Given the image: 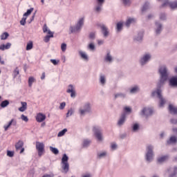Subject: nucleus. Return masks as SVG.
<instances>
[{"label": "nucleus", "instance_id": "obj_1", "mask_svg": "<svg viewBox=\"0 0 177 177\" xmlns=\"http://www.w3.org/2000/svg\"><path fill=\"white\" fill-rule=\"evenodd\" d=\"M160 81L157 84V91L152 93V96L157 95L160 100V107H162L165 104V99L162 97L161 95V86L165 84V82L168 80V69L165 66H161L159 68Z\"/></svg>", "mask_w": 177, "mask_h": 177}, {"label": "nucleus", "instance_id": "obj_2", "mask_svg": "<svg viewBox=\"0 0 177 177\" xmlns=\"http://www.w3.org/2000/svg\"><path fill=\"white\" fill-rule=\"evenodd\" d=\"M62 172L63 174H67L68 170L70 169V165H68V156L66 153H64L62 158Z\"/></svg>", "mask_w": 177, "mask_h": 177}, {"label": "nucleus", "instance_id": "obj_3", "mask_svg": "<svg viewBox=\"0 0 177 177\" xmlns=\"http://www.w3.org/2000/svg\"><path fill=\"white\" fill-rule=\"evenodd\" d=\"M84 21H85V18L82 17L79 19L75 26H71L69 30L71 34L74 32H80V31H81V28H82V26H84Z\"/></svg>", "mask_w": 177, "mask_h": 177}, {"label": "nucleus", "instance_id": "obj_4", "mask_svg": "<svg viewBox=\"0 0 177 177\" xmlns=\"http://www.w3.org/2000/svg\"><path fill=\"white\" fill-rule=\"evenodd\" d=\"M153 150H154V147L152 145L147 146L145 158L148 162H151V161H153V158L154 157V152H153Z\"/></svg>", "mask_w": 177, "mask_h": 177}, {"label": "nucleus", "instance_id": "obj_5", "mask_svg": "<svg viewBox=\"0 0 177 177\" xmlns=\"http://www.w3.org/2000/svg\"><path fill=\"white\" fill-rule=\"evenodd\" d=\"M91 106L90 102H86L83 106L79 109V113L82 117H84L87 113H91Z\"/></svg>", "mask_w": 177, "mask_h": 177}, {"label": "nucleus", "instance_id": "obj_6", "mask_svg": "<svg viewBox=\"0 0 177 177\" xmlns=\"http://www.w3.org/2000/svg\"><path fill=\"white\" fill-rule=\"evenodd\" d=\"M159 2H163L161 8H167L169 6L171 9H177V1L169 2V0H158Z\"/></svg>", "mask_w": 177, "mask_h": 177}, {"label": "nucleus", "instance_id": "obj_7", "mask_svg": "<svg viewBox=\"0 0 177 177\" xmlns=\"http://www.w3.org/2000/svg\"><path fill=\"white\" fill-rule=\"evenodd\" d=\"M36 150H37L39 157H41L45 153V145L44 142H36Z\"/></svg>", "mask_w": 177, "mask_h": 177}, {"label": "nucleus", "instance_id": "obj_8", "mask_svg": "<svg viewBox=\"0 0 177 177\" xmlns=\"http://www.w3.org/2000/svg\"><path fill=\"white\" fill-rule=\"evenodd\" d=\"M93 131L97 140L102 142V140H103V137L102 135V129L100 127L95 126L93 129Z\"/></svg>", "mask_w": 177, "mask_h": 177}, {"label": "nucleus", "instance_id": "obj_9", "mask_svg": "<svg viewBox=\"0 0 177 177\" xmlns=\"http://www.w3.org/2000/svg\"><path fill=\"white\" fill-rule=\"evenodd\" d=\"M99 27H100L101 28V32L104 36V38H107V37H109V35H110V31L109 30V28H107V26H106V25L103 24H100L99 25Z\"/></svg>", "mask_w": 177, "mask_h": 177}, {"label": "nucleus", "instance_id": "obj_10", "mask_svg": "<svg viewBox=\"0 0 177 177\" xmlns=\"http://www.w3.org/2000/svg\"><path fill=\"white\" fill-rule=\"evenodd\" d=\"M127 121V113H122V115H120L117 125L118 127H122V125H124V124H125V122Z\"/></svg>", "mask_w": 177, "mask_h": 177}, {"label": "nucleus", "instance_id": "obj_11", "mask_svg": "<svg viewBox=\"0 0 177 177\" xmlns=\"http://www.w3.org/2000/svg\"><path fill=\"white\" fill-rule=\"evenodd\" d=\"M23 146H24V142L22 140H19V142L15 145L17 151H19V150L21 149L20 154L24 153V148Z\"/></svg>", "mask_w": 177, "mask_h": 177}, {"label": "nucleus", "instance_id": "obj_12", "mask_svg": "<svg viewBox=\"0 0 177 177\" xmlns=\"http://www.w3.org/2000/svg\"><path fill=\"white\" fill-rule=\"evenodd\" d=\"M97 5L95 6V10L97 13H99L102 10V8H103V3H104V0H96Z\"/></svg>", "mask_w": 177, "mask_h": 177}, {"label": "nucleus", "instance_id": "obj_13", "mask_svg": "<svg viewBox=\"0 0 177 177\" xmlns=\"http://www.w3.org/2000/svg\"><path fill=\"white\" fill-rule=\"evenodd\" d=\"M153 114V109L151 108H144L141 111V115H145V117H149Z\"/></svg>", "mask_w": 177, "mask_h": 177}, {"label": "nucleus", "instance_id": "obj_14", "mask_svg": "<svg viewBox=\"0 0 177 177\" xmlns=\"http://www.w3.org/2000/svg\"><path fill=\"white\" fill-rule=\"evenodd\" d=\"M150 59H151V56L149 54L145 55L140 61L141 66H145Z\"/></svg>", "mask_w": 177, "mask_h": 177}, {"label": "nucleus", "instance_id": "obj_15", "mask_svg": "<svg viewBox=\"0 0 177 177\" xmlns=\"http://www.w3.org/2000/svg\"><path fill=\"white\" fill-rule=\"evenodd\" d=\"M156 25V29H155V32L156 35H158L161 34V31H162V24L158 21L155 22Z\"/></svg>", "mask_w": 177, "mask_h": 177}, {"label": "nucleus", "instance_id": "obj_16", "mask_svg": "<svg viewBox=\"0 0 177 177\" xmlns=\"http://www.w3.org/2000/svg\"><path fill=\"white\" fill-rule=\"evenodd\" d=\"M11 125H13V127H16L17 125V120H16V119H12L7 125H4V131H8V129L10 128Z\"/></svg>", "mask_w": 177, "mask_h": 177}, {"label": "nucleus", "instance_id": "obj_17", "mask_svg": "<svg viewBox=\"0 0 177 177\" xmlns=\"http://www.w3.org/2000/svg\"><path fill=\"white\" fill-rule=\"evenodd\" d=\"M67 93H71V97H75V88L72 84H70L68 86V89L66 91Z\"/></svg>", "mask_w": 177, "mask_h": 177}, {"label": "nucleus", "instance_id": "obj_18", "mask_svg": "<svg viewBox=\"0 0 177 177\" xmlns=\"http://www.w3.org/2000/svg\"><path fill=\"white\" fill-rule=\"evenodd\" d=\"M46 119V115L42 113H38L36 117V121H37V122H42L43 121H45Z\"/></svg>", "mask_w": 177, "mask_h": 177}, {"label": "nucleus", "instance_id": "obj_19", "mask_svg": "<svg viewBox=\"0 0 177 177\" xmlns=\"http://www.w3.org/2000/svg\"><path fill=\"white\" fill-rule=\"evenodd\" d=\"M169 111L171 114H174V115H177V107L174 106V105H169Z\"/></svg>", "mask_w": 177, "mask_h": 177}, {"label": "nucleus", "instance_id": "obj_20", "mask_svg": "<svg viewBox=\"0 0 177 177\" xmlns=\"http://www.w3.org/2000/svg\"><path fill=\"white\" fill-rule=\"evenodd\" d=\"M10 46H12V44L7 43L6 44H1L0 46V50H6L7 49H10Z\"/></svg>", "mask_w": 177, "mask_h": 177}, {"label": "nucleus", "instance_id": "obj_21", "mask_svg": "<svg viewBox=\"0 0 177 177\" xmlns=\"http://www.w3.org/2000/svg\"><path fill=\"white\" fill-rule=\"evenodd\" d=\"M169 158V156L168 155H165V156H161L160 158H158V162H165V161H168Z\"/></svg>", "mask_w": 177, "mask_h": 177}, {"label": "nucleus", "instance_id": "obj_22", "mask_svg": "<svg viewBox=\"0 0 177 177\" xmlns=\"http://www.w3.org/2000/svg\"><path fill=\"white\" fill-rule=\"evenodd\" d=\"M21 106L19 108V111L23 113L24 111H26L27 110V102H21Z\"/></svg>", "mask_w": 177, "mask_h": 177}, {"label": "nucleus", "instance_id": "obj_23", "mask_svg": "<svg viewBox=\"0 0 177 177\" xmlns=\"http://www.w3.org/2000/svg\"><path fill=\"white\" fill-rule=\"evenodd\" d=\"M177 143V138L175 136H171L169 140H167V145H172Z\"/></svg>", "mask_w": 177, "mask_h": 177}, {"label": "nucleus", "instance_id": "obj_24", "mask_svg": "<svg viewBox=\"0 0 177 177\" xmlns=\"http://www.w3.org/2000/svg\"><path fill=\"white\" fill-rule=\"evenodd\" d=\"M49 35H46L44 38V42H48V41L50 40V38H53V32L50 30H48V33Z\"/></svg>", "mask_w": 177, "mask_h": 177}, {"label": "nucleus", "instance_id": "obj_25", "mask_svg": "<svg viewBox=\"0 0 177 177\" xmlns=\"http://www.w3.org/2000/svg\"><path fill=\"white\" fill-rule=\"evenodd\" d=\"M170 86H177V77H172L169 80Z\"/></svg>", "mask_w": 177, "mask_h": 177}, {"label": "nucleus", "instance_id": "obj_26", "mask_svg": "<svg viewBox=\"0 0 177 177\" xmlns=\"http://www.w3.org/2000/svg\"><path fill=\"white\" fill-rule=\"evenodd\" d=\"M135 41H142L143 39V31H141L138 34V36H136L135 38H134Z\"/></svg>", "mask_w": 177, "mask_h": 177}, {"label": "nucleus", "instance_id": "obj_27", "mask_svg": "<svg viewBox=\"0 0 177 177\" xmlns=\"http://www.w3.org/2000/svg\"><path fill=\"white\" fill-rule=\"evenodd\" d=\"M136 20L133 18H129L126 21V26L127 27H129L132 23H135Z\"/></svg>", "mask_w": 177, "mask_h": 177}, {"label": "nucleus", "instance_id": "obj_28", "mask_svg": "<svg viewBox=\"0 0 177 177\" xmlns=\"http://www.w3.org/2000/svg\"><path fill=\"white\" fill-rule=\"evenodd\" d=\"M1 107H2V109H5V107H8V106H9V100H6L3 102H1V103L0 104Z\"/></svg>", "mask_w": 177, "mask_h": 177}, {"label": "nucleus", "instance_id": "obj_29", "mask_svg": "<svg viewBox=\"0 0 177 177\" xmlns=\"http://www.w3.org/2000/svg\"><path fill=\"white\" fill-rule=\"evenodd\" d=\"M150 8V3L149 2H145L142 8V12H146L147 9Z\"/></svg>", "mask_w": 177, "mask_h": 177}, {"label": "nucleus", "instance_id": "obj_30", "mask_svg": "<svg viewBox=\"0 0 177 177\" xmlns=\"http://www.w3.org/2000/svg\"><path fill=\"white\" fill-rule=\"evenodd\" d=\"M80 55L82 57V59H83V60H86V62H88V55H86V53H85L83 51L80 52Z\"/></svg>", "mask_w": 177, "mask_h": 177}, {"label": "nucleus", "instance_id": "obj_31", "mask_svg": "<svg viewBox=\"0 0 177 177\" xmlns=\"http://www.w3.org/2000/svg\"><path fill=\"white\" fill-rule=\"evenodd\" d=\"M100 82L101 85H104L106 84V76L101 75L100 77Z\"/></svg>", "mask_w": 177, "mask_h": 177}, {"label": "nucleus", "instance_id": "obj_32", "mask_svg": "<svg viewBox=\"0 0 177 177\" xmlns=\"http://www.w3.org/2000/svg\"><path fill=\"white\" fill-rule=\"evenodd\" d=\"M105 61L109 62V63H111L113 61V57L110 55V53H107L106 56L105 57Z\"/></svg>", "mask_w": 177, "mask_h": 177}, {"label": "nucleus", "instance_id": "obj_33", "mask_svg": "<svg viewBox=\"0 0 177 177\" xmlns=\"http://www.w3.org/2000/svg\"><path fill=\"white\" fill-rule=\"evenodd\" d=\"M139 91V86H135L130 89V93H138Z\"/></svg>", "mask_w": 177, "mask_h": 177}, {"label": "nucleus", "instance_id": "obj_34", "mask_svg": "<svg viewBox=\"0 0 177 177\" xmlns=\"http://www.w3.org/2000/svg\"><path fill=\"white\" fill-rule=\"evenodd\" d=\"M124 24H122V22H118L116 25V29H117V31L118 32H120V31H121V30H122V26H123Z\"/></svg>", "mask_w": 177, "mask_h": 177}, {"label": "nucleus", "instance_id": "obj_35", "mask_svg": "<svg viewBox=\"0 0 177 177\" xmlns=\"http://www.w3.org/2000/svg\"><path fill=\"white\" fill-rule=\"evenodd\" d=\"M34 82H35V78H34L33 77H30L28 79V85L30 87L32 86V84H34Z\"/></svg>", "mask_w": 177, "mask_h": 177}, {"label": "nucleus", "instance_id": "obj_36", "mask_svg": "<svg viewBox=\"0 0 177 177\" xmlns=\"http://www.w3.org/2000/svg\"><path fill=\"white\" fill-rule=\"evenodd\" d=\"M91 145V140L86 139L83 141V147H88Z\"/></svg>", "mask_w": 177, "mask_h": 177}, {"label": "nucleus", "instance_id": "obj_37", "mask_svg": "<svg viewBox=\"0 0 177 177\" xmlns=\"http://www.w3.org/2000/svg\"><path fill=\"white\" fill-rule=\"evenodd\" d=\"M50 151H52V153H53V154H55V156H57V154H59V149H57V148L50 147Z\"/></svg>", "mask_w": 177, "mask_h": 177}, {"label": "nucleus", "instance_id": "obj_38", "mask_svg": "<svg viewBox=\"0 0 177 177\" xmlns=\"http://www.w3.org/2000/svg\"><path fill=\"white\" fill-rule=\"evenodd\" d=\"M106 156H107V152H100L97 153V158H103V157H106Z\"/></svg>", "mask_w": 177, "mask_h": 177}, {"label": "nucleus", "instance_id": "obj_39", "mask_svg": "<svg viewBox=\"0 0 177 177\" xmlns=\"http://www.w3.org/2000/svg\"><path fill=\"white\" fill-rule=\"evenodd\" d=\"M8 37H9V33H8L7 32H3V33L1 35V40L8 39Z\"/></svg>", "mask_w": 177, "mask_h": 177}, {"label": "nucleus", "instance_id": "obj_40", "mask_svg": "<svg viewBox=\"0 0 177 177\" xmlns=\"http://www.w3.org/2000/svg\"><path fill=\"white\" fill-rule=\"evenodd\" d=\"M32 10H34L33 8H30L29 10H27L26 12H25L24 14V16L27 17V16H30V15H31V13H32Z\"/></svg>", "mask_w": 177, "mask_h": 177}, {"label": "nucleus", "instance_id": "obj_41", "mask_svg": "<svg viewBox=\"0 0 177 177\" xmlns=\"http://www.w3.org/2000/svg\"><path fill=\"white\" fill-rule=\"evenodd\" d=\"M33 44L32 41H29L26 45V50H31L32 48Z\"/></svg>", "mask_w": 177, "mask_h": 177}, {"label": "nucleus", "instance_id": "obj_42", "mask_svg": "<svg viewBox=\"0 0 177 177\" xmlns=\"http://www.w3.org/2000/svg\"><path fill=\"white\" fill-rule=\"evenodd\" d=\"M66 132H67V129H64L62 131H59L57 134L58 138L64 136Z\"/></svg>", "mask_w": 177, "mask_h": 177}, {"label": "nucleus", "instance_id": "obj_43", "mask_svg": "<svg viewBox=\"0 0 177 177\" xmlns=\"http://www.w3.org/2000/svg\"><path fill=\"white\" fill-rule=\"evenodd\" d=\"M74 114V109L71 108L70 109L68 110V112L66 113V117H71V115Z\"/></svg>", "mask_w": 177, "mask_h": 177}, {"label": "nucleus", "instance_id": "obj_44", "mask_svg": "<svg viewBox=\"0 0 177 177\" xmlns=\"http://www.w3.org/2000/svg\"><path fill=\"white\" fill-rule=\"evenodd\" d=\"M126 95L122 93H119L115 95V99H117V97H122L124 99Z\"/></svg>", "mask_w": 177, "mask_h": 177}, {"label": "nucleus", "instance_id": "obj_45", "mask_svg": "<svg viewBox=\"0 0 177 177\" xmlns=\"http://www.w3.org/2000/svg\"><path fill=\"white\" fill-rule=\"evenodd\" d=\"M124 6H129L131 5V0H122Z\"/></svg>", "mask_w": 177, "mask_h": 177}, {"label": "nucleus", "instance_id": "obj_46", "mask_svg": "<svg viewBox=\"0 0 177 177\" xmlns=\"http://www.w3.org/2000/svg\"><path fill=\"white\" fill-rule=\"evenodd\" d=\"M26 20H27V17L24 16L21 20L20 21L21 26H26Z\"/></svg>", "mask_w": 177, "mask_h": 177}, {"label": "nucleus", "instance_id": "obj_47", "mask_svg": "<svg viewBox=\"0 0 177 177\" xmlns=\"http://www.w3.org/2000/svg\"><path fill=\"white\" fill-rule=\"evenodd\" d=\"M21 119L22 121H25V122H28V118L24 115H21Z\"/></svg>", "mask_w": 177, "mask_h": 177}, {"label": "nucleus", "instance_id": "obj_48", "mask_svg": "<svg viewBox=\"0 0 177 177\" xmlns=\"http://www.w3.org/2000/svg\"><path fill=\"white\" fill-rule=\"evenodd\" d=\"M61 49H62V52H66V49H67V44L63 43L61 45Z\"/></svg>", "mask_w": 177, "mask_h": 177}, {"label": "nucleus", "instance_id": "obj_49", "mask_svg": "<svg viewBox=\"0 0 177 177\" xmlns=\"http://www.w3.org/2000/svg\"><path fill=\"white\" fill-rule=\"evenodd\" d=\"M50 62L54 64V66H57L59 64V62H60L59 59H50Z\"/></svg>", "mask_w": 177, "mask_h": 177}, {"label": "nucleus", "instance_id": "obj_50", "mask_svg": "<svg viewBox=\"0 0 177 177\" xmlns=\"http://www.w3.org/2000/svg\"><path fill=\"white\" fill-rule=\"evenodd\" d=\"M14 78H16L19 75V68H16L13 72Z\"/></svg>", "mask_w": 177, "mask_h": 177}, {"label": "nucleus", "instance_id": "obj_51", "mask_svg": "<svg viewBox=\"0 0 177 177\" xmlns=\"http://www.w3.org/2000/svg\"><path fill=\"white\" fill-rule=\"evenodd\" d=\"M88 48L90 50H95V44H93V43H91L88 44Z\"/></svg>", "mask_w": 177, "mask_h": 177}, {"label": "nucleus", "instance_id": "obj_52", "mask_svg": "<svg viewBox=\"0 0 177 177\" xmlns=\"http://www.w3.org/2000/svg\"><path fill=\"white\" fill-rule=\"evenodd\" d=\"M48 31H50V30H48V26L44 24L43 26V32H47L48 34Z\"/></svg>", "mask_w": 177, "mask_h": 177}, {"label": "nucleus", "instance_id": "obj_53", "mask_svg": "<svg viewBox=\"0 0 177 177\" xmlns=\"http://www.w3.org/2000/svg\"><path fill=\"white\" fill-rule=\"evenodd\" d=\"M138 129H139V124H134L133 126V132H136V131H138Z\"/></svg>", "mask_w": 177, "mask_h": 177}, {"label": "nucleus", "instance_id": "obj_54", "mask_svg": "<svg viewBox=\"0 0 177 177\" xmlns=\"http://www.w3.org/2000/svg\"><path fill=\"white\" fill-rule=\"evenodd\" d=\"M177 167H175L174 169V174H171L169 177H176Z\"/></svg>", "mask_w": 177, "mask_h": 177}, {"label": "nucleus", "instance_id": "obj_55", "mask_svg": "<svg viewBox=\"0 0 177 177\" xmlns=\"http://www.w3.org/2000/svg\"><path fill=\"white\" fill-rule=\"evenodd\" d=\"M7 156L8 157H13V156H15V152L11 151H7Z\"/></svg>", "mask_w": 177, "mask_h": 177}, {"label": "nucleus", "instance_id": "obj_56", "mask_svg": "<svg viewBox=\"0 0 177 177\" xmlns=\"http://www.w3.org/2000/svg\"><path fill=\"white\" fill-rule=\"evenodd\" d=\"M160 20H165V19H167V15H165V13H161L160 15Z\"/></svg>", "mask_w": 177, "mask_h": 177}, {"label": "nucleus", "instance_id": "obj_57", "mask_svg": "<svg viewBox=\"0 0 177 177\" xmlns=\"http://www.w3.org/2000/svg\"><path fill=\"white\" fill-rule=\"evenodd\" d=\"M66 107V102H62L59 106V110H63Z\"/></svg>", "mask_w": 177, "mask_h": 177}, {"label": "nucleus", "instance_id": "obj_58", "mask_svg": "<svg viewBox=\"0 0 177 177\" xmlns=\"http://www.w3.org/2000/svg\"><path fill=\"white\" fill-rule=\"evenodd\" d=\"M88 37H89L90 39H95V32H91L89 34Z\"/></svg>", "mask_w": 177, "mask_h": 177}, {"label": "nucleus", "instance_id": "obj_59", "mask_svg": "<svg viewBox=\"0 0 177 177\" xmlns=\"http://www.w3.org/2000/svg\"><path fill=\"white\" fill-rule=\"evenodd\" d=\"M124 110L126 113H131V111H132L131 108L128 106L124 107Z\"/></svg>", "mask_w": 177, "mask_h": 177}, {"label": "nucleus", "instance_id": "obj_60", "mask_svg": "<svg viewBox=\"0 0 177 177\" xmlns=\"http://www.w3.org/2000/svg\"><path fill=\"white\" fill-rule=\"evenodd\" d=\"M111 149L112 150H115V149H117V144L115 143H112L111 145Z\"/></svg>", "mask_w": 177, "mask_h": 177}, {"label": "nucleus", "instance_id": "obj_61", "mask_svg": "<svg viewBox=\"0 0 177 177\" xmlns=\"http://www.w3.org/2000/svg\"><path fill=\"white\" fill-rule=\"evenodd\" d=\"M170 122L171 124H177V119H171Z\"/></svg>", "mask_w": 177, "mask_h": 177}, {"label": "nucleus", "instance_id": "obj_62", "mask_svg": "<svg viewBox=\"0 0 177 177\" xmlns=\"http://www.w3.org/2000/svg\"><path fill=\"white\" fill-rule=\"evenodd\" d=\"M98 45H103L104 44V41L103 40H97Z\"/></svg>", "mask_w": 177, "mask_h": 177}, {"label": "nucleus", "instance_id": "obj_63", "mask_svg": "<svg viewBox=\"0 0 177 177\" xmlns=\"http://www.w3.org/2000/svg\"><path fill=\"white\" fill-rule=\"evenodd\" d=\"M62 60L63 61V63H66V56H62Z\"/></svg>", "mask_w": 177, "mask_h": 177}, {"label": "nucleus", "instance_id": "obj_64", "mask_svg": "<svg viewBox=\"0 0 177 177\" xmlns=\"http://www.w3.org/2000/svg\"><path fill=\"white\" fill-rule=\"evenodd\" d=\"M82 177H91V174H87L86 175L82 176Z\"/></svg>", "mask_w": 177, "mask_h": 177}]
</instances>
